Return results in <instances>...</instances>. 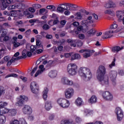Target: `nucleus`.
<instances>
[{
	"label": "nucleus",
	"mask_w": 124,
	"mask_h": 124,
	"mask_svg": "<svg viewBox=\"0 0 124 124\" xmlns=\"http://www.w3.org/2000/svg\"><path fill=\"white\" fill-rule=\"evenodd\" d=\"M106 74V68L103 65H100L96 72V78L101 82L102 86L108 87L109 86V79L107 77H104Z\"/></svg>",
	"instance_id": "obj_1"
},
{
	"label": "nucleus",
	"mask_w": 124,
	"mask_h": 124,
	"mask_svg": "<svg viewBox=\"0 0 124 124\" xmlns=\"http://www.w3.org/2000/svg\"><path fill=\"white\" fill-rule=\"evenodd\" d=\"M79 75L85 82L90 81L93 78V73L90 69L87 67H80L79 70Z\"/></svg>",
	"instance_id": "obj_2"
},
{
	"label": "nucleus",
	"mask_w": 124,
	"mask_h": 124,
	"mask_svg": "<svg viewBox=\"0 0 124 124\" xmlns=\"http://www.w3.org/2000/svg\"><path fill=\"white\" fill-rule=\"evenodd\" d=\"M67 72L70 76H75L78 72V66L75 63H70L67 67Z\"/></svg>",
	"instance_id": "obj_3"
},
{
	"label": "nucleus",
	"mask_w": 124,
	"mask_h": 124,
	"mask_svg": "<svg viewBox=\"0 0 124 124\" xmlns=\"http://www.w3.org/2000/svg\"><path fill=\"white\" fill-rule=\"evenodd\" d=\"M57 103L60 107L64 108H68L69 105H70V102H69V100L62 98L58 99L57 100Z\"/></svg>",
	"instance_id": "obj_4"
},
{
	"label": "nucleus",
	"mask_w": 124,
	"mask_h": 124,
	"mask_svg": "<svg viewBox=\"0 0 124 124\" xmlns=\"http://www.w3.org/2000/svg\"><path fill=\"white\" fill-rule=\"evenodd\" d=\"M17 101L16 103V106L22 107L24 106L25 101H28L29 97L25 95H20L17 98Z\"/></svg>",
	"instance_id": "obj_5"
},
{
	"label": "nucleus",
	"mask_w": 124,
	"mask_h": 124,
	"mask_svg": "<svg viewBox=\"0 0 124 124\" xmlns=\"http://www.w3.org/2000/svg\"><path fill=\"white\" fill-rule=\"evenodd\" d=\"M30 88L31 91L33 93L37 94L39 93V87L38 84L35 82H31L30 84Z\"/></svg>",
	"instance_id": "obj_6"
},
{
	"label": "nucleus",
	"mask_w": 124,
	"mask_h": 124,
	"mask_svg": "<svg viewBox=\"0 0 124 124\" xmlns=\"http://www.w3.org/2000/svg\"><path fill=\"white\" fill-rule=\"evenodd\" d=\"M102 96L105 100L108 101H112L113 100V94L108 91L103 92Z\"/></svg>",
	"instance_id": "obj_7"
},
{
	"label": "nucleus",
	"mask_w": 124,
	"mask_h": 124,
	"mask_svg": "<svg viewBox=\"0 0 124 124\" xmlns=\"http://www.w3.org/2000/svg\"><path fill=\"white\" fill-rule=\"evenodd\" d=\"M115 113L117 115V120L121 122L124 119V112L120 108H117L115 110Z\"/></svg>",
	"instance_id": "obj_8"
},
{
	"label": "nucleus",
	"mask_w": 124,
	"mask_h": 124,
	"mask_svg": "<svg viewBox=\"0 0 124 124\" xmlns=\"http://www.w3.org/2000/svg\"><path fill=\"white\" fill-rule=\"evenodd\" d=\"M74 94V89L73 88L70 87L67 89L65 91V96L66 98L69 99L73 96Z\"/></svg>",
	"instance_id": "obj_9"
},
{
	"label": "nucleus",
	"mask_w": 124,
	"mask_h": 124,
	"mask_svg": "<svg viewBox=\"0 0 124 124\" xmlns=\"http://www.w3.org/2000/svg\"><path fill=\"white\" fill-rule=\"evenodd\" d=\"M116 31L110 30L107 31L103 33L102 38L104 39H107V38H110L113 36L112 33H116Z\"/></svg>",
	"instance_id": "obj_10"
},
{
	"label": "nucleus",
	"mask_w": 124,
	"mask_h": 124,
	"mask_svg": "<svg viewBox=\"0 0 124 124\" xmlns=\"http://www.w3.org/2000/svg\"><path fill=\"white\" fill-rule=\"evenodd\" d=\"M94 50H90L89 49H82L79 50V53H83V58H90L92 56V53H93Z\"/></svg>",
	"instance_id": "obj_11"
},
{
	"label": "nucleus",
	"mask_w": 124,
	"mask_h": 124,
	"mask_svg": "<svg viewBox=\"0 0 124 124\" xmlns=\"http://www.w3.org/2000/svg\"><path fill=\"white\" fill-rule=\"evenodd\" d=\"M118 75V72L116 71H111L109 72V77L110 80L113 82V85H116V78Z\"/></svg>",
	"instance_id": "obj_12"
},
{
	"label": "nucleus",
	"mask_w": 124,
	"mask_h": 124,
	"mask_svg": "<svg viewBox=\"0 0 124 124\" xmlns=\"http://www.w3.org/2000/svg\"><path fill=\"white\" fill-rule=\"evenodd\" d=\"M22 112L23 114L29 115L30 114H31L32 109L30 106L25 105L22 108Z\"/></svg>",
	"instance_id": "obj_13"
},
{
	"label": "nucleus",
	"mask_w": 124,
	"mask_h": 124,
	"mask_svg": "<svg viewBox=\"0 0 124 124\" xmlns=\"http://www.w3.org/2000/svg\"><path fill=\"white\" fill-rule=\"evenodd\" d=\"M13 2V0H4L2 1V4L1 6V10H5L8 7V4H10Z\"/></svg>",
	"instance_id": "obj_14"
},
{
	"label": "nucleus",
	"mask_w": 124,
	"mask_h": 124,
	"mask_svg": "<svg viewBox=\"0 0 124 124\" xmlns=\"http://www.w3.org/2000/svg\"><path fill=\"white\" fill-rule=\"evenodd\" d=\"M53 107V101L48 100L45 102V108L47 111H49Z\"/></svg>",
	"instance_id": "obj_15"
},
{
	"label": "nucleus",
	"mask_w": 124,
	"mask_h": 124,
	"mask_svg": "<svg viewBox=\"0 0 124 124\" xmlns=\"http://www.w3.org/2000/svg\"><path fill=\"white\" fill-rule=\"evenodd\" d=\"M57 10L59 13H63L64 10H67V8H65V5L64 4H61L59 5Z\"/></svg>",
	"instance_id": "obj_16"
},
{
	"label": "nucleus",
	"mask_w": 124,
	"mask_h": 124,
	"mask_svg": "<svg viewBox=\"0 0 124 124\" xmlns=\"http://www.w3.org/2000/svg\"><path fill=\"white\" fill-rule=\"evenodd\" d=\"M45 71V68H44V65H40L39 66V70H38L34 75V77H37L38 75H40V74H42L43 72Z\"/></svg>",
	"instance_id": "obj_17"
},
{
	"label": "nucleus",
	"mask_w": 124,
	"mask_h": 124,
	"mask_svg": "<svg viewBox=\"0 0 124 124\" xmlns=\"http://www.w3.org/2000/svg\"><path fill=\"white\" fill-rule=\"evenodd\" d=\"M92 16H89L87 20H82L81 21V25H88V24H93V21L92 20Z\"/></svg>",
	"instance_id": "obj_18"
},
{
	"label": "nucleus",
	"mask_w": 124,
	"mask_h": 124,
	"mask_svg": "<svg viewBox=\"0 0 124 124\" xmlns=\"http://www.w3.org/2000/svg\"><path fill=\"white\" fill-rule=\"evenodd\" d=\"M75 104H76V105L78 107H80V106L84 105L83 99L80 97H78V98L75 100Z\"/></svg>",
	"instance_id": "obj_19"
},
{
	"label": "nucleus",
	"mask_w": 124,
	"mask_h": 124,
	"mask_svg": "<svg viewBox=\"0 0 124 124\" xmlns=\"http://www.w3.org/2000/svg\"><path fill=\"white\" fill-rule=\"evenodd\" d=\"M116 15L118 18L119 22L123 21V17L124 16V13L121 11H118L116 12Z\"/></svg>",
	"instance_id": "obj_20"
},
{
	"label": "nucleus",
	"mask_w": 124,
	"mask_h": 124,
	"mask_svg": "<svg viewBox=\"0 0 124 124\" xmlns=\"http://www.w3.org/2000/svg\"><path fill=\"white\" fill-rule=\"evenodd\" d=\"M124 46L120 47V46H115L111 48V51L113 53H118V52H120V51H122V50H124Z\"/></svg>",
	"instance_id": "obj_21"
},
{
	"label": "nucleus",
	"mask_w": 124,
	"mask_h": 124,
	"mask_svg": "<svg viewBox=\"0 0 124 124\" xmlns=\"http://www.w3.org/2000/svg\"><path fill=\"white\" fill-rule=\"evenodd\" d=\"M48 76L50 78H56L58 76V71L56 70H51L48 73Z\"/></svg>",
	"instance_id": "obj_22"
},
{
	"label": "nucleus",
	"mask_w": 124,
	"mask_h": 124,
	"mask_svg": "<svg viewBox=\"0 0 124 124\" xmlns=\"http://www.w3.org/2000/svg\"><path fill=\"white\" fill-rule=\"evenodd\" d=\"M95 32H96V31H95V29L93 28L90 29V31H88L86 32V35L87 37H90L92 36V35H94V34H95Z\"/></svg>",
	"instance_id": "obj_23"
},
{
	"label": "nucleus",
	"mask_w": 124,
	"mask_h": 124,
	"mask_svg": "<svg viewBox=\"0 0 124 124\" xmlns=\"http://www.w3.org/2000/svg\"><path fill=\"white\" fill-rule=\"evenodd\" d=\"M18 39V37H13V44L14 45V47H15V48H17V47H19V46H20V43L17 42V40Z\"/></svg>",
	"instance_id": "obj_24"
},
{
	"label": "nucleus",
	"mask_w": 124,
	"mask_h": 124,
	"mask_svg": "<svg viewBox=\"0 0 124 124\" xmlns=\"http://www.w3.org/2000/svg\"><path fill=\"white\" fill-rule=\"evenodd\" d=\"M49 90L47 87L44 88V91L43 92V97L44 100H46L47 99V97H48V92Z\"/></svg>",
	"instance_id": "obj_25"
},
{
	"label": "nucleus",
	"mask_w": 124,
	"mask_h": 124,
	"mask_svg": "<svg viewBox=\"0 0 124 124\" xmlns=\"http://www.w3.org/2000/svg\"><path fill=\"white\" fill-rule=\"evenodd\" d=\"M67 42H68V43H72L71 44V46L73 47H76V44L75 43L77 42V39L72 40V39H68L67 40Z\"/></svg>",
	"instance_id": "obj_26"
},
{
	"label": "nucleus",
	"mask_w": 124,
	"mask_h": 124,
	"mask_svg": "<svg viewBox=\"0 0 124 124\" xmlns=\"http://www.w3.org/2000/svg\"><path fill=\"white\" fill-rule=\"evenodd\" d=\"M96 101H97V98L95 95H93L88 100L89 103H91V104L95 103Z\"/></svg>",
	"instance_id": "obj_27"
},
{
	"label": "nucleus",
	"mask_w": 124,
	"mask_h": 124,
	"mask_svg": "<svg viewBox=\"0 0 124 124\" xmlns=\"http://www.w3.org/2000/svg\"><path fill=\"white\" fill-rule=\"evenodd\" d=\"M81 59V56L78 54H75L72 55L71 60L72 61H74L75 60H80Z\"/></svg>",
	"instance_id": "obj_28"
},
{
	"label": "nucleus",
	"mask_w": 124,
	"mask_h": 124,
	"mask_svg": "<svg viewBox=\"0 0 124 124\" xmlns=\"http://www.w3.org/2000/svg\"><path fill=\"white\" fill-rule=\"evenodd\" d=\"M6 122V117L4 115H0V124H4Z\"/></svg>",
	"instance_id": "obj_29"
},
{
	"label": "nucleus",
	"mask_w": 124,
	"mask_h": 124,
	"mask_svg": "<svg viewBox=\"0 0 124 124\" xmlns=\"http://www.w3.org/2000/svg\"><path fill=\"white\" fill-rule=\"evenodd\" d=\"M68 78L66 77H63L61 79V83L62 84V85H65L67 86V83L68 82Z\"/></svg>",
	"instance_id": "obj_30"
},
{
	"label": "nucleus",
	"mask_w": 124,
	"mask_h": 124,
	"mask_svg": "<svg viewBox=\"0 0 124 124\" xmlns=\"http://www.w3.org/2000/svg\"><path fill=\"white\" fill-rule=\"evenodd\" d=\"M16 8L18 9H25V4L22 3H16Z\"/></svg>",
	"instance_id": "obj_31"
},
{
	"label": "nucleus",
	"mask_w": 124,
	"mask_h": 124,
	"mask_svg": "<svg viewBox=\"0 0 124 124\" xmlns=\"http://www.w3.org/2000/svg\"><path fill=\"white\" fill-rule=\"evenodd\" d=\"M9 112V109L8 108H4L2 110L0 109V115L3 116L4 114H7Z\"/></svg>",
	"instance_id": "obj_32"
},
{
	"label": "nucleus",
	"mask_w": 124,
	"mask_h": 124,
	"mask_svg": "<svg viewBox=\"0 0 124 124\" xmlns=\"http://www.w3.org/2000/svg\"><path fill=\"white\" fill-rule=\"evenodd\" d=\"M7 34V31L6 30H0V36H6Z\"/></svg>",
	"instance_id": "obj_33"
},
{
	"label": "nucleus",
	"mask_w": 124,
	"mask_h": 124,
	"mask_svg": "<svg viewBox=\"0 0 124 124\" xmlns=\"http://www.w3.org/2000/svg\"><path fill=\"white\" fill-rule=\"evenodd\" d=\"M23 118H20L19 120H14L10 122V124H20V122L22 121Z\"/></svg>",
	"instance_id": "obj_34"
},
{
	"label": "nucleus",
	"mask_w": 124,
	"mask_h": 124,
	"mask_svg": "<svg viewBox=\"0 0 124 124\" xmlns=\"http://www.w3.org/2000/svg\"><path fill=\"white\" fill-rule=\"evenodd\" d=\"M8 103L6 102H0V109H2V108H4L5 106H7Z\"/></svg>",
	"instance_id": "obj_35"
},
{
	"label": "nucleus",
	"mask_w": 124,
	"mask_h": 124,
	"mask_svg": "<svg viewBox=\"0 0 124 124\" xmlns=\"http://www.w3.org/2000/svg\"><path fill=\"white\" fill-rule=\"evenodd\" d=\"M67 86H75V83L73 80H70L69 79H68V82L67 83Z\"/></svg>",
	"instance_id": "obj_36"
},
{
	"label": "nucleus",
	"mask_w": 124,
	"mask_h": 124,
	"mask_svg": "<svg viewBox=\"0 0 124 124\" xmlns=\"http://www.w3.org/2000/svg\"><path fill=\"white\" fill-rule=\"evenodd\" d=\"M17 11L16 10H12L11 11V14H10V16H12V17H17Z\"/></svg>",
	"instance_id": "obj_37"
},
{
	"label": "nucleus",
	"mask_w": 124,
	"mask_h": 124,
	"mask_svg": "<svg viewBox=\"0 0 124 124\" xmlns=\"http://www.w3.org/2000/svg\"><path fill=\"white\" fill-rule=\"evenodd\" d=\"M61 124H72V122L69 120H64L61 121Z\"/></svg>",
	"instance_id": "obj_38"
},
{
	"label": "nucleus",
	"mask_w": 124,
	"mask_h": 124,
	"mask_svg": "<svg viewBox=\"0 0 124 124\" xmlns=\"http://www.w3.org/2000/svg\"><path fill=\"white\" fill-rule=\"evenodd\" d=\"M22 56H20L21 57V59H26V58H27V50L26 49H24L22 51Z\"/></svg>",
	"instance_id": "obj_39"
},
{
	"label": "nucleus",
	"mask_w": 124,
	"mask_h": 124,
	"mask_svg": "<svg viewBox=\"0 0 124 124\" xmlns=\"http://www.w3.org/2000/svg\"><path fill=\"white\" fill-rule=\"evenodd\" d=\"M9 112L11 116H15L17 114V111H16V109H10L9 110Z\"/></svg>",
	"instance_id": "obj_40"
},
{
	"label": "nucleus",
	"mask_w": 124,
	"mask_h": 124,
	"mask_svg": "<svg viewBox=\"0 0 124 124\" xmlns=\"http://www.w3.org/2000/svg\"><path fill=\"white\" fill-rule=\"evenodd\" d=\"M4 93V88L3 86H0V96Z\"/></svg>",
	"instance_id": "obj_41"
},
{
	"label": "nucleus",
	"mask_w": 124,
	"mask_h": 124,
	"mask_svg": "<svg viewBox=\"0 0 124 124\" xmlns=\"http://www.w3.org/2000/svg\"><path fill=\"white\" fill-rule=\"evenodd\" d=\"M47 9H51L52 11H55L56 7L54 5H49L46 7Z\"/></svg>",
	"instance_id": "obj_42"
},
{
	"label": "nucleus",
	"mask_w": 124,
	"mask_h": 124,
	"mask_svg": "<svg viewBox=\"0 0 124 124\" xmlns=\"http://www.w3.org/2000/svg\"><path fill=\"white\" fill-rule=\"evenodd\" d=\"M105 14H109V15L113 16L114 15V12L111 11L110 10H108L105 11Z\"/></svg>",
	"instance_id": "obj_43"
},
{
	"label": "nucleus",
	"mask_w": 124,
	"mask_h": 124,
	"mask_svg": "<svg viewBox=\"0 0 124 124\" xmlns=\"http://www.w3.org/2000/svg\"><path fill=\"white\" fill-rule=\"evenodd\" d=\"M118 74L120 76H124V70L119 69L118 70Z\"/></svg>",
	"instance_id": "obj_44"
},
{
	"label": "nucleus",
	"mask_w": 124,
	"mask_h": 124,
	"mask_svg": "<svg viewBox=\"0 0 124 124\" xmlns=\"http://www.w3.org/2000/svg\"><path fill=\"white\" fill-rule=\"evenodd\" d=\"M64 4L65 6H69L70 7H72V8H76V7H75V5H73V4L64 3Z\"/></svg>",
	"instance_id": "obj_45"
},
{
	"label": "nucleus",
	"mask_w": 124,
	"mask_h": 124,
	"mask_svg": "<svg viewBox=\"0 0 124 124\" xmlns=\"http://www.w3.org/2000/svg\"><path fill=\"white\" fill-rule=\"evenodd\" d=\"M105 7H106V8H111L113 7V4L110 2L107 3L105 5Z\"/></svg>",
	"instance_id": "obj_46"
},
{
	"label": "nucleus",
	"mask_w": 124,
	"mask_h": 124,
	"mask_svg": "<svg viewBox=\"0 0 124 124\" xmlns=\"http://www.w3.org/2000/svg\"><path fill=\"white\" fill-rule=\"evenodd\" d=\"M18 77V75L16 74H12L10 75H8L5 77V78H8L9 77Z\"/></svg>",
	"instance_id": "obj_47"
},
{
	"label": "nucleus",
	"mask_w": 124,
	"mask_h": 124,
	"mask_svg": "<svg viewBox=\"0 0 124 124\" xmlns=\"http://www.w3.org/2000/svg\"><path fill=\"white\" fill-rule=\"evenodd\" d=\"M118 28V24L116 23H113L111 26H110V30H116Z\"/></svg>",
	"instance_id": "obj_48"
},
{
	"label": "nucleus",
	"mask_w": 124,
	"mask_h": 124,
	"mask_svg": "<svg viewBox=\"0 0 124 124\" xmlns=\"http://www.w3.org/2000/svg\"><path fill=\"white\" fill-rule=\"evenodd\" d=\"M116 62V59L114 58L112 62L109 65V66L110 68H112L113 66H115V62Z\"/></svg>",
	"instance_id": "obj_49"
},
{
	"label": "nucleus",
	"mask_w": 124,
	"mask_h": 124,
	"mask_svg": "<svg viewBox=\"0 0 124 124\" xmlns=\"http://www.w3.org/2000/svg\"><path fill=\"white\" fill-rule=\"evenodd\" d=\"M19 78L21 79V80H22V81L24 82H27V81H28V78L22 76H19Z\"/></svg>",
	"instance_id": "obj_50"
},
{
	"label": "nucleus",
	"mask_w": 124,
	"mask_h": 124,
	"mask_svg": "<svg viewBox=\"0 0 124 124\" xmlns=\"http://www.w3.org/2000/svg\"><path fill=\"white\" fill-rule=\"evenodd\" d=\"M13 60V62H15V61H18L19 60H22V57L18 56L16 58H15L14 57H12L11 59Z\"/></svg>",
	"instance_id": "obj_51"
},
{
	"label": "nucleus",
	"mask_w": 124,
	"mask_h": 124,
	"mask_svg": "<svg viewBox=\"0 0 124 124\" xmlns=\"http://www.w3.org/2000/svg\"><path fill=\"white\" fill-rule=\"evenodd\" d=\"M76 122L77 123V124H80L81 122H82V119L79 117H77L75 119Z\"/></svg>",
	"instance_id": "obj_52"
},
{
	"label": "nucleus",
	"mask_w": 124,
	"mask_h": 124,
	"mask_svg": "<svg viewBox=\"0 0 124 124\" xmlns=\"http://www.w3.org/2000/svg\"><path fill=\"white\" fill-rule=\"evenodd\" d=\"M36 49V47L35 46H31L30 47V51L32 52L33 53L34 51Z\"/></svg>",
	"instance_id": "obj_53"
},
{
	"label": "nucleus",
	"mask_w": 124,
	"mask_h": 124,
	"mask_svg": "<svg viewBox=\"0 0 124 124\" xmlns=\"http://www.w3.org/2000/svg\"><path fill=\"white\" fill-rule=\"evenodd\" d=\"M16 8H17V6L16 5V4H14V5H12L10 6L8 8V9H16Z\"/></svg>",
	"instance_id": "obj_54"
},
{
	"label": "nucleus",
	"mask_w": 124,
	"mask_h": 124,
	"mask_svg": "<svg viewBox=\"0 0 124 124\" xmlns=\"http://www.w3.org/2000/svg\"><path fill=\"white\" fill-rule=\"evenodd\" d=\"M43 29L45 31H47V30H49V29H50V26H49V25L47 24H45L43 26Z\"/></svg>",
	"instance_id": "obj_55"
},
{
	"label": "nucleus",
	"mask_w": 124,
	"mask_h": 124,
	"mask_svg": "<svg viewBox=\"0 0 124 124\" xmlns=\"http://www.w3.org/2000/svg\"><path fill=\"white\" fill-rule=\"evenodd\" d=\"M55 119V115L54 114H51L48 117V119L49 121H54V119Z\"/></svg>",
	"instance_id": "obj_56"
},
{
	"label": "nucleus",
	"mask_w": 124,
	"mask_h": 124,
	"mask_svg": "<svg viewBox=\"0 0 124 124\" xmlns=\"http://www.w3.org/2000/svg\"><path fill=\"white\" fill-rule=\"evenodd\" d=\"M77 43V45L78 47H81L83 45V43L81 41H78V40H77V41L76 43H75V44Z\"/></svg>",
	"instance_id": "obj_57"
},
{
	"label": "nucleus",
	"mask_w": 124,
	"mask_h": 124,
	"mask_svg": "<svg viewBox=\"0 0 124 124\" xmlns=\"http://www.w3.org/2000/svg\"><path fill=\"white\" fill-rule=\"evenodd\" d=\"M78 38H79V39H85V35L84 34H82V33L78 34Z\"/></svg>",
	"instance_id": "obj_58"
},
{
	"label": "nucleus",
	"mask_w": 124,
	"mask_h": 124,
	"mask_svg": "<svg viewBox=\"0 0 124 124\" xmlns=\"http://www.w3.org/2000/svg\"><path fill=\"white\" fill-rule=\"evenodd\" d=\"M65 42V40L61 39L59 41L58 43L60 44V45H62L63 44H64Z\"/></svg>",
	"instance_id": "obj_59"
},
{
	"label": "nucleus",
	"mask_w": 124,
	"mask_h": 124,
	"mask_svg": "<svg viewBox=\"0 0 124 124\" xmlns=\"http://www.w3.org/2000/svg\"><path fill=\"white\" fill-rule=\"evenodd\" d=\"M36 70H37V67H34V68L32 69V71H31V76H32V75H33V74H34V73H35V71H36Z\"/></svg>",
	"instance_id": "obj_60"
},
{
	"label": "nucleus",
	"mask_w": 124,
	"mask_h": 124,
	"mask_svg": "<svg viewBox=\"0 0 124 124\" xmlns=\"http://www.w3.org/2000/svg\"><path fill=\"white\" fill-rule=\"evenodd\" d=\"M90 113H91V110L89 109H86L84 110V114L85 116H87L89 115V114H90Z\"/></svg>",
	"instance_id": "obj_61"
},
{
	"label": "nucleus",
	"mask_w": 124,
	"mask_h": 124,
	"mask_svg": "<svg viewBox=\"0 0 124 124\" xmlns=\"http://www.w3.org/2000/svg\"><path fill=\"white\" fill-rule=\"evenodd\" d=\"M77 19H78L80 20V19H82V15L81 14V13H78L77 14Z\"/></svg>",
	"instance_id": "obj_62"
},
{
	"label": "nucleus",
	"mask_w": 124,
	"mask_h": 124,
	"mask_svg": "<svg viewBox=\"0 0 124 124\" xmlns=\"http://www.w3.org/2000/svg\"><path fill=\"white\" fill-rule=\"evenodd\" d=\"M26 55L27 57H31V56L32 55V52H31V51H27Z\"/></svg>",
	"instance_id": "obj_63"
},
{
	"label": "nucleus",
	"mask_w": 124,
	"mask_h": 124,
	"mask_svg": "<svg viewBox=\"0 0 124 124\" xmlns=\"http://www.w3.org/2000/svg\"><path fill=\"white\" fill-rule=\"evenodd\" d=\"M19 124H28V123H27V122H26V120L24 118H22V119L20 120Z\"/></svg>",
	"instance_id": "obj_64"
}]
</instances>
